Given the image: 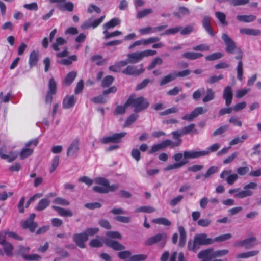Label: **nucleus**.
Returning <instances> with one entry per match:
<instances>
[{"label": "nucleus", "mask_w": 261, "mask_h": 261, "mask_svg": "<svg viewBox=\"0 0 261 261\" xmlns=\"http://www.w3.org/2000/svg\"><path fill=\"white\" fill-rule=\"evenodd\" d=\"M222 39L223 40L225 45V50L229 54H236L235 59L239 60L237 66V79L241 81L243 80V68L242 58L243 53L240 47L237 46L235 42L230 38V37L226 33L222 34Z\"/></svg>", "instance_id": "1"}, {"label": "nucleus", "mask_w": 261, "mask_h": 261, "mask_svg": "<svg viewBox=\"0 0 261 261\" xmlns=\"http://www.w3.org/2000/svg\"><path fill=\"white\" fill-rule=\"evenodd\" d=\"M214 243L213 239L207 237L206 233H199L195 235L193 241L190 240L188 242L187 247L189 251L196 252L199 246L207 245Z\"/></svg>", "instance_id": "2"}, {"label": "nucleus", "mask_w": 261, "mask_h": 261, "mask_svg": "<svg viewBox=\"0 0 261 261\" xmlns=\"http://www.w3.org/2000/svg\"><path fill=\"white\" fill-rule=\"evenodd\" d=\"M126 105L134 108L135 113H139L146 110L149 106L147 99L143 96L136 97L131 95L126 101Z\"/></svg>", "instance_id": "3"}, {"label": "nucleus", "mask_w": 261, "mask_h": 261, "mask_svg": "<svg viewBox=\"0 0 261 261\" xmlns=\"http://www.w3.org/2000/svg\"><path fill=\"white\" fill-rule=\"evenodd\" d=\"M94 182L97 185L102 186H94L93 190L97 193L106 194L110 192H114L119 188L118 184L109 185L108 179L103 177H96L94 179Z\"/></svg>", "instance_id": "4"}, {"label": "nucleus", "mask_w": 261, "mask_h": 261, "mask_svg": "<svg viewBox=\"0 0 261 261\" xmlns=\"http://www.w3.org/2000/svg\"><path fill=\"white\" fill-rule=\"evenodd\" d=\"M207 152L202 151H185L183 153H177L175 154L173 156V159L176 162L180 161L182 158L184 161H188L189 159H197L201 156H205Z\"/></svg>", "instance_id": "5"}, {"label": "nucleus", "mask_w": 261, "mask_h": 261, "mask_svg": "<svg viewBox=\"0 0 261 261\" xmlns=\"http://www.w3.org/2000/svg\"><path fill=\"white\" fill-rule=\"evenodd\" d=\"M168 236L165 232L157 233L149 238L145 242L146 246L156 244L160 248H163L167 241Z\"/></svg>", "instance_id": "6"}, {"label": "nucleus", "mask_w": 261, "mask_h": 261, "mask_svg": "<svg viewBox=\"0 0 261 261\" xmlns=\"http://www.w3.org/2000/svg\"><path fill=\"white\" fill-rule=\"evenodd\" d=\"M157 54L154 50L147 49L140 52H134L127 55L128 62L130 64H135L141 61L144 57L153 56Z\"/></svg>", "instance_id": "7"}, {"label": "nucleus", "mask_w": 261, "mask_h": 261, "mask_svg": "<svg viewBox=\"0 0 261 261\" xmlns=\"http://www.w3.org/2000/svg\"><path fill=\"white\" fill-rule=\"evenodd\" d=\"M257 187V184L256 182H250L245 185L243 187V190L239 192L234 195V197L242 199L248 196H251L253 194V192L250 189L255 190Z\"/></svg>", "instance_id": "8"}, {"label": "nucleus", "mask_w": 261, "mask_h": 261, "mask_svg": "<svg viewBox=\"0 0 261 261\" xmlns=\"http://www.w3.org/2000/svg\"><path fill=\"white\" fill-rule=\"evenodd\" d=\"M38 143V140L35 139L27 142L25 144V147L21 150L20 153V158L21 160H24L30 156L33 153L34 149L30 146L33 145L36 146Z\"/></svg>", "instance_id": "9"}, {"label": "nucleus", "mask_w": 261, "mask_h": 261, "mask_svg": "<svg viewBox=\"0 0 261 261\" xmlns=\"http://www.w3.org/2000/svg\"><path fill=\"white\" fill-rule=\"evenodd\" d=\"M35 217V213L31 214L26 220L21 222L22 228L24 229H29L31 232H34L38 226L37 223L34 221Z\"/></svg>", "instance_id": "10"}, {"label": "nucleus", "mask_w": 261, "mask_h": 261, "mask_svg": "<svg viewBox=\"0 0 261 261\" xmlns=\"http://www.w3.org/2000/svg\"><path fill=\"white\" fill-rule=\"evenodd\" d=\"M140 68L137 69V67L134 65H128L125 68L121 70V72L127 75L139 76L145 71V69L143 68L142 64H140Z\"/></svg>", "instance_id": "11"}, {"label": "nucleus", "mask_w": 261, "mask_h": 261, "mask_svg": "<svg viewBox=\"0 0 261 261\" xmlns=\"http://www.w3.org/2000/svg\"><path fill=\"white\" fill-rule=\"evenodd\" d=\"M127 134L126 132L113 134L109 136L103 137L101 139V142L103 144L109 143H118L121 141V139Z\"/></svg>", "instance_id": "12"}, {"label": "nucleus", "mask_w": 261, "mask_h": 261, "mask_svg": "<svg viewBox=\"0 0 261 261\" xmlns=\"http://www.w3.org/2000/svg\"><path fill=\"white\" fill-rule=\"evenodd\" d=\"M49 2L57 4V8L62 11L72 12L74 9V4L71 2H67L66 0H49Z\"/></svg>", "instance_id": "13"}, {"label": "nucleus", "mask_w": 261, "mask_h": 261, "mask_svg": "<svg viewBox=\"0 0 261 261\" xmlns=\"http://www.w3.org/2000/svg\"><path fill=\"white\" fill-rule=\"evenodd\" d=\"M105 18V16H102L97 19L91 17L84 21L82 24L81 28L82 30H86L90 28H95L103 21Z\"/></svg>", "instance_id": "14"}, {"label": "nucleus", "mask_w": 261, "mask_h": 261, "mask_svg": "<svg viewBox=\"0 0 261 261\" xmlns=\"http://www.w3.org/2000/svg\"><path fill=\"white\" fill-rule=\"evenodd\" d=\"M220 178L224 179L229 185H232L239 178L237 174H232V170H224L220 175Z\"/></svg>", "instance_id": "15"}, {"label": "nucleus", "mask_w": 261, "mask_h": 261, "mask_svg": "<svg viewBox=\"0 0 261 261\" xmlns=\"http://www.w3.org/2000/svg\"><path fill=\"white\" fill-rule=\"evenodd\" d=\"M80 140L79 138L73 139L67 149V156H71L76 154L80 150Z\"/></svg>", "instance_id": "16"}, {"label": "nucleus", "mask_w": 261, "mask_h": 261, "mask_svg": "<svg viewBox=\"0 0 261 261\" xmlns=\"http://www.w3.org/2000/svg\"><path fill=\"white\" fill-rule=\"evenodd\" d=\"M49 90L47 93L45 102L46 103H51L53 100V95L56 94L57 92V85L53 78L49 80L48 83Z\"/></svg>", "instance_id": "17"}, {"label": "nucleus", "mask_w": 261, "mask_h": 261, "mask_svg": "<svg viewBox=\"0 0 261 261\" xmlns=\"http://www.w3.org/2000/svg\"><path fill=\"white\" fill-rule=\"evenodd\" d=\"M197 257L202 259L201 261H211L213 258V248H210L200 251Z\"/></svg>", "instance_id": "18"}, {"label": "nucleus", "mask_w": 261, "mask_h": 261, "mask_svg": "<svg viewBox=\"0 0 261 261\" xmlns=\"http://www.w3.org/2000/svg\"><path fill=\"white\" fill-rule=\"evenodd\" d=\"M72 238L73 240L76 243L77 246H78L81 248H85V245L84 243L88 240V238L85 234H84L83 232L74 234H73Z\"/></svg>", "instance_id": "19"}, {"label": "nucleus", "mask_w": 261, "mask_h": 261, "mask_svg": "<svg viewBox=\"0 0 261 261\" xmlns=\"http://www.w3.org/2000/svg\"><path fill=\"white\" fill-rule=\"evenodd\" d=\"M223 98L225 100L226 106L229 107L231 105L233 98L232 90L230 86H227L224 89Z\"/></svg>", "instance_id": "20"}, {"label": "nucleus", "mask_w": 261, "mask_h": 261, "mask_svg": "<svg viewBox=\"0 0 261 261\" xmlns=\"http://www.w3.org/2000/svg\"><path fill=\"white\" fill-rule=\"evenodd\" d=\"M256 242V238L252 237L240 241L239 242V245L243 246L245 249H249L253 248L257 244Z\"/></svg>", "instance_id": "21"}, {"label": "nucleus", "mask_w": 261, "mask_h": 261, "mask_svg": "<svg viewBox=\"0 0 261 261\" xmlns=\"http://www.w3.org/2000/svg\"><path fill=\"white\" fill-rule=\"evenodd\" d=\"M103 242L107 246L111 247L115 250H122L125 248L124 246L119 243L118 242L109 239H105L103 240Z\"/></svg>", "instance_id": "22"}, {"label": "nucleus", "mask_w": 261, "mask_h": 261, "mask_svg": "<svg viewBox=\"0 0 261 261\" xmlns=\"http://www.w3.org/2000/svg\"><path fill=\"white\" fill-rule=\"evenodd\" d=\"M190 11L189 9L184 6H180L178 8L177 11L173 13V16L178 19L188 16L190 15Z\"/></svg>", "instance_id": "23"}, {"label": "nucleus", "mask_w": 261, "mask_h": 261, "mask_svg": "<svg viewBox=\"0 0 261 261\" xmlns=\"http://www.w3.org/2000/svg\"><path fill=\"white\" fill-rule=\"evenodd\" d=\"M76 102V98L73 95L67 96L63 100L62 107L64 109L73 107Z\"/></svg>", "instance_id": "24"}, {"label": "nucleus", "mask_w": 261, "mask_h": 261, "mask_svg": "<svg viewBox=\"0 0 261 261\" xmlns=\"http://www.w3.org/2000/svg\"><path fill=\"white\" fill-rule=\"evenodd\" d=\"M178 230L179 233V241L178 245L180 247L182 248L185 246L187 241V233L182 226L178 227Z\"/></svg>", "instance_id": "25"}, {"label": "nucleus", "mask_w": 261, "mask_h": 261, "mask_svg": "<svg viewBox=\"0 0 261 261\" xmlns=\"http://www.w3.org/2000/svg\"><path fill=\"white\" fill-rule=\"evenodd\" d=\"M6 147L3 146L0 148V156L2 159L7 160L9 162L13 161L17 157V154L15 153H11V157L9 155L5 154L6 152Z\"/></svg>", "instance_id": "26"}, {"label": "nucleus", "mask_w": 261, "mask_h": 261, "mask_svg": "<svg viewBox=\"0 0 261 261\" xmlns=\"http://www.w3.org/2000/svg\"><path fill=\"white\" fill-rule=\"evenodd\" d=\"M211 18L208 16H205L202 20V26L204 28L206 31L211 36H214V33L213 31L212 28L210 24Z\"/></svg>", "instance_id": "27"}, {"label": "nucleus", "mask_w": 261, "mask_h": 261, "mask_svg": "<svg viewBox=\"0 0 261 261\" xmlns=\"http://www.w3.org/2000/svg\"><path fill=\"white\" fill-rule=\"evenodd\" d=\"M240 33L242 34L254 36L261 35V31L259 29H255L242 28L240 29Z\"/></svg>", "instance_id": "28"}, {"label": "nucleus", "mask_w": 261, "mask_h": 261, "mask_svg": "<svg viewBox=\"0 0 261 261\" xmlns=\"http://www.w3.org/2000/svg\"><path fill=\"white\" fill-rule=\"evenodd\" d=\"M52 208L57 211L61 216L72 217L73 216V213L70 210L65 209L64 208L54 205L52 206Z\"/></svg>", "instance_id": "29"}, {"label": "nucleus", "mask_w": 261, "mask_h": 261, "mask_svg": "<svg viewBox=\"0 0 261 261\" xmlns=\"http://www.w3.org/2000/svg\"><path fill=\"white\" fill-rule=\"evenodd\" d=\"M50 202V200L47 198L41 199L35 207V210L39 212L42 211L49 206Z\"/></svg>", "instance_id": "30"}, {"label": "nucleus", "mask_w": 261, "mask_h": 261, "mask_svg": "<svg viewBox=\"0 0 261 261\" xmlns=\"http://www.w3.org/2000/svg\"><path fill=\"white\" fill-rule=\"evenodd\" d=\"M188 163V161H180L173 164L168 165L164 168V171H170L179 168Z\"/></svg>", "instance_id": "31"}, {"label": "nucleus", "mask_w": 261, "mask_h": 261, "mask_svg": "<svg viewBox=\"0 0 261 261\" xmlns=\"http://www.w3.org/2000/svg\"><path fill=\"white\" fill-rule=\"evenodd\" d=\"M237 19L240 22L249 23L254 21L256 19V17L253 15H238Z\"/></svg>", "instance_id": "32"}, {"label": "nucleus", "mask_w": 261, "mask_h": 261, "mask_svg": "<svg viewBox=\"0 0 261 261\" xmlns=\"http://www.w3.org/2000/svg\"><path fill=\"white\" fill-rule=\"evenodd\" d=\"M175 77L174 72L170 73L169 74L164 76L159 81V85L161 86H164L168 83L175 80Z\"/></svg>", "instance_id": "33"}, {"label": "nucleus", "mask_w": 261, "mask_h": 261, "mask_svg": "<svg viewBox=\"0 0 261 261\" xmlns=\"http://www.w3.org/2000/svg\"><path fill=\"white\" fill-rule=\"evenodd\" d=\"M182 57L185 59L193 60L203 56V54L199 53L186 52L182 54Z\"/></svg>", "instance_id": "34"}, {"label": "nucleus", "mask_w": 261, "mask_h": 261, "mask_svg": "<svg viewBox=\"0 0 261 261\" xmlns=\"http://www.w3.org/2000/svg\"><path fill=\"white\" fill-rule=\"evenodd\" d=\"M3 246V249L4 253L8 256H13V246L9 242H7L3 244H1Z\"/></svg>", "instance_id": "35"}, {"label": "nucleus", "mask_w": 261, "mask_h": 261, "mask_svg": "<svg viewBox=\"0 0 261 261\" xmlns=\"http://www.w3.org/2000/svg\"><path fill=\"white\" fill-rule=\"evenodd\" d=\"M120 23V20L118 18H114L110 21L103 24V27L104 29L108 30L109 29L113 28L116 25Z\"/></svg>", "instance_id": "36"}, {"label": "nucleus", "mask_w": 261, "mask_h": 261, "mask_svg": "<svg viewBox=\"0 0 261 261\" xmlns=\"http://www.w3.org/2000/svg\"><path fill=\"white\" fill-rule=\"evenodd\" d=\"M76 75L77 72L75 71L69 72L64 79V84L67 86H69L73 82Z\"/></svg>", "instance_id": "37"}, {"label": "nucleus", "mask_w": 261, "mask_h": 261, "mask_svg": "<svg viewBox=\"0 0 261 261\" xmlns=\"http://www.w3.org/2000/svg\"><path fill=\"white\" fill-rule=\"evenodd\" d=\"M38 60V53L33 50L30 55L29 63L30 67L36 65Z\"/></svg>", "instance_id": "38"}, {"label": "nucleus", "mask_w": 261, "mask_h": 261, "mask_svg": "<svg viewBox=\"0 0 261 261\" xmlns=\"http://www.w3.org/2000/svg\"><path fill=\"white\" fill-rule=\"evenodd\" d=\"M66 41L62 37H58L56 39V41L53 44L52 47L55 51L59 50V46L63 45L66 43Z\"/></svg>", "instance_id": "39"}, {"label": "nucleus", "mask_w": 261, "mask_h": 261, "mask_svg": "<svg viewBox=\"0 0 261 261\" xmlns=\"http://www.w3.org/2000/svg\"><path fill=\"white\" fill-rule=\"evenodd\" d=\"M152 223L165 226H170L171 222L166 218H159L152 220Z\"/></svg>", "instance_id": "40"}, {"label": "nucleus", "mask_w": 261, "mask_h": 261, "mask_svg": "<svg viewBox=\"0 0 261 261\" xmlns=\"http://www.w3.org/2000/svg\"><path fill=\"white\" fill-rule=\"evenodd\" d=\"M215 96V93L213 91V90L211 89L208 88L206 90V95L203 98L202 101L203 102H207L211 100H212L214 99Z\"/></svg>", "instance_id": "41"}, {"label": "nucleus", "mask_w": 261, "mask_h": 261, "mask_svg": "<svg viewBox=\"0 0 261 261\" xmlns=\"http://www.w3.org/2000/svg\"><path fill=\"white\" fill-rule=\"evenodd\" d=\"M164 149L165 148L164 147L162 142H161L160 143H158L156 144H154L153 145H152L151 146L150 149H149L148 151V154H153L155 152H156L161 150Z\"/></svg>", "instance_id": "42"}, {"label": "nucleus", "mask_w": 261, "mask_h": 261, "mask_svg": "<svg viewBox=\"0 0 261 261\" xmlns=\"http://www.w3.org/2000/svg\"><path fill=\"white\" fill-rule=\"evenodd\" d=\"M153 12V10L151 8L145 9L143 10L139 11L136 14V18L137 19L143 18L149 14H151Z\"/></svg>", "instance_id": "43"}, {"label": "nucleus", "mask_w": 261, "mask_h": 261, "mask_svg": "<svg viewBox=\"0 0 261 261\" xmlns=\"http://www.w3.org/2000/svg\"><path fill=\"white\" fill-rule=\"evenodd\" d=\"M248 138L247 135H243L241 137H235L229 142V145L232 146L239 143H242Z\"/></svg>", "instance_id": "44"}, {"label": "nucleus", "mask_w": 261, "mask_h": 261, "mask_svg": "<svg viewBox=\"0 0 261 261\" xmlns=\"http://www.w3.org/2000/svg\"><path fill=\"white\" fill-rule=\"evenodd\" d=\"M216 17L220 21L222 25L226 26L228 25V22L226 21L225 14L221 12H217L215 13Z\"/></svg>", "instance_id": "45"}, {"label": "nucleus", "mask_w": 261, "mask_h": 261, "mask_svg": "<svg viewBox=\"0 0 261 261\" xmlns=\"http://www.w3.org/2000/svg\"><path fill=\"white\" fill-rule=\"evenodd\" d=\"M172 135L173 139L175 140V142L176 143H179V146H180L182 143V140L180 137L183 136L180 130H176L173 132Z\"/></svg>", "instance_id": "46"}, {"label": "nucleus", "mask_w": 261, "mask_h": 261, "mask_svg": "<svg viewBox=\"0 0 261 261\" xmlns=\"http://www.w3.org/2000/svg\"><path fill=\"white\" fill-rule=\"evenodd\" d=\"M156 211V209L153 207L149 206H143L137 208L135 210L136 212H144L151 213Z\"/></svg>", "instance_id": "47"}, {"label": "nucleus", "mask_w": 261, "mask_h": 261, "mask_svg": "<svg viewBox=\"0 0 261 261\" xmlns=\"http://www.w3.org/2000/svg\"><path fill=\"white\" fill-rule=\"evenodd\" d=\"M114 80L113 76L111 75L106 76L102 81L101 86L103 88L110 86Z\"/></svg>", "instance_id": "48"}, {"label": "nucleus", "mask_w": 261, "mask_h": 261, "mask_svg": "<svg viewBox=\"0 0 261 261\" xmlns=\"http://www.w3.org/2000/svg\"><path fill=\"white\" fill-rule=\"evenodd\" d=\"M181 29V27L178 26L176 27L172 28H170L166 30L164 33L161 34L162 36L163 35H174L178 32H180Z\"/></svg>", "instance_id": "49"}, {"label": "nucleus", "mask_w": 261, "mask_h": 261, "mask_svg": "<svg viewBox=\"0 0 261 261\" xmlns=\"http://www.w3.org/2000/svg\"><path fill=\"white\" fill-rule=\"evenodd\" d=\"M138 118V115L135 114H131L126 119L123 127H127L130 126Z\"/></svg>", "instance_id": "50"}, {"label": "nucleus", "mask_w": 261, "mask_h": 261, "mask_svg": "<svg viewBox=\"0 0 261 261\" xmlns=\"http://www.w3.org/2000/svg\"><path fill=\"white\" fill-rule=\"evenodd\" d=\"M77 57L75 55H72L68 57L67 59H62L58 61V63L64 65H69L72 63V61H76Z\"/></svg>", "instance_id": "51"}, {"label": "nucleus", "mask_w": 261, "mask_h": 261, "mask_svg": "<svg viewBox=\"0 0 261 261\" xmlns=\"http://www.w3.org/2000/svg\"><path fill=\"white\" fill-rule=\"evenodd\" d=\"M218 168L216 166H211L206 171L205 174L204 175V179L203 180H205V179L210 177L213 174L218 172Z\"/></svg>", "instance_id": "52"}, {"label": "nucleus", "mask_w": 261, "mask_h": 261, "mask_svg": "<svg viewBox=\"0 0 261 261\" xmlns=\"http://www.w3.org/2000/svg\"><path fill=\"white\" fill-rule=\"evenodd\" d=\"M129 107V105H126V102L123 106H118L116 107L114 114V115L123 114L125 113L126 109Z\"/></svg>", "instance_id": "53"}, {"label": "nucleus", "mask_w": 261, "mask_h": 261, "mask_svg": "<svg viewBox=\"0 0 261 261\" xmlns=\"http://www.w3.org/2000/svg\"><path fill=\"white\" fill-rule=\"evenodd\" d=\"M220 147V144L218 143H216L213 144L212 146H210L207 150H202V151H204L207 152L206 154H205V156L208 155L211 152H214L217 151Z\"/></svg>", "instance_id": "54"}, {"label": "nucleus", "mask_w": 261, "mask_h": 261, "mask_svg": "<svg viewBox=\"0 0 261 261\" xmlns=\"http://www.w3.org/2000/svg\"><path fill=\"white\" fill-rule=\"evenodd\" d=\"M162 143L163 144L164 148H166L167 147L169 146L170 148H173L175 147H178L179 143H176L175 142H173L171 140L167 139L162 141Z\"/></svg>", "instance_id": "55"}, {"label": "nucleus", "mask_w": 261, "mask_h": 261, "mask_svg": "<svg viewBox=\"0 0 261 261\" xmlns=\"http://www.w3.org/2000/svg\"><path fill=\"white\" fill-rule=\"evenodd\" d=\"M163 61L161 58L156 57L153 60L150 64L149 65V66L147 68V69L148 70H150L155 68V67L157 65H161Z\"/></svg>", "instance_id": "56"}, {"label": "nucleus", "mask_w": 261, "mask_h": 261, "mask_svg": "<svg viewBox=\"0 0 261 261\" xmlns=\"http://www.w3.org/2000/svg\"><path fill=\"white\" fill-rule=\"evenodd\" d=\"M223 56V55L220 52L215 53H213L212 54L207 56L205 57V59L207 61H214V60L219 59L221 58Z\"/></svg>", "instance_id": "57"}, {"label": "nucleus", "mask_w": 261, "mask_h": 261, "mask_svg": "<svg viewBox=\"0 0 261 261\" xmlns=\"http://www.w3.org/2000/svg\"><path fill=\"white\" fill-rule=\"evenodd\" d=\"M207 111V109L203 108L202 107H196L194 109L192 112L195 118L197 117L198 115L203 114Z\"/></svg>", "instance_id": "58"}, {"label": "nucleus", "mask_w": 261, "mask_h": 261, "mask_svg": "<svg viewBox=\"0 0 261 261\" xmlns=\"http://www.w3.org/2000/svg\"><path fill=\"white\" fill-rule=\"evenodd\" d=\"M191 73V70L189 69H186L180 71H175L174 72L175 79L178 77H184L188 76Z\"/></svg>", "instance_id": "59"}, {"label": "nucleus", "mask_w": 261, "mask_h": 261, "mask_svg": "<svg viewBox=\"0 0 261 261\" xmlns=\"http://www.w3.org/2000/svg\"><path fill=\"white\" fill-rule=\"evenodd\" d=\"M99 228H87L83 232L84 234L88 238L89 236H93L99 231Z\"/></svg>", "instance_id": "60"}, {"label": "nucleus", "mask_w": 261, "mask_h": 261, "mask_svg": "<svg viewBox=\"0 0 261 261\" xmlns=\"http://www.w3.org/2000/svg\"><path fill=\"white\" fill-rule=\"evenodd\" d=\"M232 237V234L231 233H226L224 234H222L219 236L218 237H216L213 239L214 243L215 242H222L227 240L230 239Z\"/></svg>", "instance_id": "61"}, {"label": "nucleus", "mask_w": 261, "mask_h": 261, "mask_svg": "<svg viewBox=\"0 0 261 261\" xmlns=\"http://www.w3.org/2000/svg\"><path fill=\"white\" fill-rule=\"evenodd\" d=\"M59 156H55L51 162V167L49 169V171L50 173L54 172L55 170L57 169L59 165Z\"/></svg>", "instance_id": "62"}, {"label": "nucleus", "mask_w": 261, "mask_h": 261, "mask_svg": "<svg viewBox=\"0 0 261 261\" xmlns=\"http://www.w3.org/2000/svg\"><path fill=\"white\" fill-rule=\"evenodd\" d=\"M195 126V124L194 123H192L188 126L184 127L181 129H180L181 134L185 135L190 133L193 130H194Z\"/></svg>", "instance_id": "63"}, {"label": "nucleus", "mask_w": 261, "mask_h": 261, "mask_svg": "<svg viewBox=\"0 0 261 261\" xmlns=\"http://www.w3.org/2000/svg\"><path fill=\"white\" fill-rule=\"evenodd\" d=\"M147 258L146 255L144 254H137L130 257L128 259V261H142L146 259Z\"/></svg>", "instance_id": "64"}]
</instances>
